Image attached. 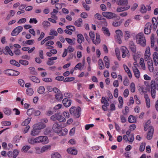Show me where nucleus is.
Wrapping results in <instances>:
<instances>
[{
	"instance_id": "obj_38",
	"label": "nucleus",
	"mask_w": 158,
	"mask_h": 158,
	"mask_svg": "<svg viewBox=\"0 0 158 158\" xmlns=\"http://www.w3.org/2000/svg\"><path fill=\"white\" fill-rule=\"evenodd\" d=\"M14 72L12 70L7 69L5 71V73L7 75L13 76L14 75Z\"/></svg>"
},
{
	"instance_id": "obj_60",
	"label": "nucleus",
	"mask_w": 158,
	"mask_h": 158,
	"mask_svg": "<svg viewBox=\"0 0 158 158\" xmlns=\"http://www.w3.org/2000/svg\"><path fill=\"white\" fill-rule=\"evenodd\" d=\"M34 110L33 108H31L28 109L27 112V114L29 115H31L33 114Z\"/></svg>"
},
{
	"instance_id": "obj_19",
	"label": "nucleus",
	"mask_w": 158,
	"mask_h": 158,
	"mask_svg": "<svg viewBox=\"0 0 158 158\" xmlns=\"http://www.w3.org/2000/svg\"><path fill=\"white\" fill-rule=\"evenodd\" d=\"M131 8L130 6H127L124 7H118L117 8L116 11L118 12H121L127 10Z\"/></svg>"
},
{
	"instance_id": "obj_57",
	"label": "nucleus",
	"mask_w": 158,
	"mask_h": 158,
	"mask_svg": "<svg viewBox=\"0 0 158 158\" xmlns=\"http://www.w3.org/2000/svg\"><path fill=\"white\" fill-rule=\"evenodd\" d=\"M41 136H39L35 138V143H41Z\"/></svg>"
},
{
	"instance_id": "obj_47",
	"label": "nucleus",
	"mask_w": 158,
	"mask_h": 158,
	"mask_svg": "<svg viewBox=\"0 0 158 158\" xmlns=\"http://www.w3.org/2000/svg\"><path fill=\"white\" fill-rule=\"evenodd\" d=\"M95 18L100 20H103L104 19L103 18L101 15L98 13L94 15Z\"/></svg>"
},
{
	"instance_id": "obj_14",
	"label": "nucleus",
	"mask_w": 158,
	"mask_h": 158,
	"mask_svg": "<svg viewBox=\"0 0 158 158\" xmlns=\"http://www.w3.org/2000/svg\"><path fill=\"white\" fill-rule=\"evenodd\" d=\"M129 46L131 51L135 53L136 51V47L135 43L133 41L130 42Z\"/></svg>"
},
{
	"instance_id": "obj_52",
	"label": "nucleus",
	"mask_w": 158,
	"mask_h": 158,
	"mask_svg": "<svg viewBox=\"0 0 158 158\" xmlns=\"http://www.w3.org/2000/svg\"><path fill=\"white\" fill-rule=\"evenodd\" d=\"M128 141L130 142H132L134 139L133 134H130V135H128Z\"/></svg>"
},
{
	"instance_id": "obj_35",
	"label": "nucleus",
	"mask_w": 158,
	"mask_h": 158,
	"mask_svg": "<svg viewBox=\"0 0 158 158\" xmlns=\"http://www.w3.org/2000/svg\"><path fill=\"white\" fill-rule=\"evenodd\" d=\"M152 22L154 28H156L158 24V22L156 19L155 17L153 18L152 19Z\"/></svg>"
},
{
	"instance_id": "obj_30",
	"label": "nucleus",
	"mask_w": 158,
	"mask_h": 158,
	"mask_svg": "<svg viewBox=\"0 0 158 158\" xmlns=\"http://www.w3.org/2000/svg\"><path fill=\"white\" fill-rule=\"evenodd\" d=\"M51 148V146L49 145H46L43 146L41 148L42 153L47 151L48 150L50 149Z\"/></svg>"
},
{
	"instance_id": "obj_13",
	"label": "nucleus",
	"mask_w": 158,
	"mask_h": 158,
	"mask_svg": "<svg viewBox=\"0 0 158 158\" xmlns=\"http://www.w3.org/2000/svg\"><path fill=\"white\" fill-rule=\"evenodd\" d=\"M151 88L156 89L158 90V79L155 81L152 80L151 82Z\"/></svg>"
},
{
	"instance_id": "obj_23",
	"label": "nucleus",
	"mask_w": 158,
	"mask_h": 158,
	"mask_svg": "<svg viewBox=\"0 0 158 158\" xmlns=\"http://www.w3.org/2000/svg\"><path fill=\"white\" fill-rule=\"evenodd\" d=\"M144 97L145 100L146 106L149 108L150 107V99L148 97V95L147 94H145L144 95Z\"/></svg>"
},
{
	"instance_id": "obj_29",
	"label": "nucleus",
	"mask_w": 158,
	"mask_h": 158,
	"mask_svg": "<svg viewBox=\"0 0 158 158\" xmlns=\"http://www.w3.org/2000/svg\"><path fill=\"white\" fill-rule=\"evenodd\" d=\"M41 143L44 144H47L49 142L48 138L47 136H41Z\"/></svg>"
},
{
	"instance_id": "obj_55",
	"label": "nucleus",
	"mask_w": 158,
	"mask_h": 158,
	"mask_svg": "<svg viewBox=\"0 0 158 158\" xmlns=\"http://www.w3.org/2000/svg\"><path fill=\"white\" fill-rule=\"evenodd\" d=\"M151 89V96L153 98H155L156 97V91L155 90V89H153V88Z\"/></svg>"
},
{
	"instance_id": "obj_6",
	"label": "nucleus",
	"mask_w": 158,
	"mask_h": 158,
	"mask_svg": "<svg viewBox=\"0 0 158 158\" xmlns=\"http://www.w3.org/2000/svg\"><path fill=\"white\" fill-rule=\"evenodd\" d=\"M151 7L150 5H147L146 6L144 4H142L140 5V12L143 14L147 12V11H150L151 10Z\"/></svg>"
},
{
	"instance_id": "obj_33",
	"label": "nucleus",
	"mask_w": 158,
	"mask_h": 158,
	"mask_svg": "<svg viewBox=\"0 0 158 158\" xmlns=\"http://www.w3.org/2000/svg\"><path fill=\"white\" fill-rule=\"evenodd\" d=\"M139 64L142 67L143 70H145L146 69V67L145 66V64L144 63V59L143 58H140L139 61Z\"/></svg>"
},
{
	"instance_id": "obj_2",
	"label": "nucleus",
	"mask_w": 158,
	"mask_h": 158,
	"mask_svg": "<svg viewBox=\"0 0 158 158\" xmlns=\"http://www.w3.org/2000/svg\"><path fill=\"white\" fill-rule=\"evenodd\" d=\"M81 110V108L80 107L72 106L70 109L69 112L71 115L75 118H77L80 115Z\"/></svg>"
},
{
	"instance_id": "obj_11",
	"label": "nucleus",
	"mask_w": 158,
	"mask_h": 158,
	"mask_svg": "<svg viewBox=\"0 0 158 158\" xmlns=\"http://www.w3.org/2000/svg\"><path fill=\"white\" fill-rule=\"evenodd\" d=\"M154 129L152 126L149 127L148 132L147 134L146 138L148 140L152 139Z\"/></svg>"
},
{
	"instance_id": "obj_4",
	"label": "nucleus",
	"mask_w": 158,
	"mask_h": 158,
	"mask_svg": "<svg viewBox=\"0 0 158 158\" xmlns=\"http://www.w3.org/2000/svg\"><path fill=\"white\" fill-rule=\"evenodd\" d=\"M51 119L53 121L57 120L60 122H65L66 119L64 118L59 114H56L51 117Z\"/></svg>"
},
{
	"instance_id": "obj_46",
	"label": "nucleus",
	"mask_w": 158,
	"mask_h": 158,
	"mask_svg": "<svg viewBox=\"0 0 158 158\" xmlns=\"http://www.w3.org/2000/svg\"><path fill=\"white\" fill-rule=\"evenodd\" d=\"M34 42V40H27L26 42L23 41L22 44H26L28 45H32Z\"/></svg>"
},
{
	"instance_id": "obj_39",
	"label": "nucleus",
	"mask_w": 158,
	"mask_h": 158,
	"mask_svg": "<svg viewBox=\"0 0 158 158\" xmlns=\"http://www.w3.org/2000/svg\"><path fill=\"white\" fill-rule=\"evenodd\" d=\"M130 90L131 92L134 93L135 91V86L134 83L132 82L130 85Z\"/></svg>"
},
{
	"instance_id": "obj_45",
	"label": "nucleus",
	"mask_w": 158,
	"mask_h": 158,
	"mask_svg": "<svg viewBox=\"0 0 158 158\" xmlns=\"http://www.w3.org/2000/svg\"><path fill=\"white\" fill-rule=\"evenodd\" d=\"M133 72L135 77L137 79L139 78L140 76L139 70L138 69L136 70L135 71H133Z\"/></svg>"
},
{
	"instance_id": "obj_36",
	"label": "nucleus",
	"mask_w": 158,
	"mask_h": 158,
	"mask_svg": "<svg viewBox=\"0 0 158 158\" xmlns=\"http://www.w3.org/2000/svg\"><path fill=\"white\" fill-rule=\"evenodd\" d=\"M115 33L117 35H116L115 36V38L117 39V37H121L123 35V33L121 30H117L115 31Z\"/></svg>"
},
{
	"instance_id": "obj_20",
	"label": "nucleus",
	"mask_w": 158,
	"mask_h": 158,
	"mask_svg": "<svg viewBox=\"0 0 158 158\" xmlns=\"http://www.w3.org/2000/svg\"><path fill=\"white\" fill-rule=\"evenodd\" d=\"M55 98L58 101H61L63 98V96L61 92L56 94L55 95Z\"/></svg>"
},
{
	"instance_id": "obj_15",
	"label": "nucleus",
	"mask_w": 158,
	"mask_h": 158,
	"mask_svg": "<svg viewBox=\"0 0 158 158\" xmlns=\"http://www.w3.org/2000/svg\"><path fill=\"white\" fill-rule=\"evenodd\" d=\"M37 127H35L34 126L33 129L31 130V135L34 136L38 135L40 132L39 130L38 129Z\"/></svg>"
},
{
	"instance_id": "obj_48",
	"label": "nucleus",
	"mask_w": 158,
	"mask_h": 158,
	"mask_svg": "<svg viewBox=\"0 0 158 158\" xmlns=\"http://www.w3.org/2000/svg\"><path fill=\"white\" fill-rule=\"evenodd\" d=\"M115 52L116 53V56L118 58V59L120 60V52L119 49L118 48H116L115 49Z\"/></svg>"
},
{
	"instance_id": "obj_16",
	"label": "nucleus",
	"mask_w": 158,
	"mask_h": 158,
	"mask_svg": "<svg viewBox=\"0 0 158 158\" xmlns=\"http://www.w3.org/2000/svg\"><path fill=\"white\" fill-rule=\"evenodd\" d=\"M62 103L65 107H68L71 104V101L70 99L65 98L62 100Z\"/></svg>"
},
{
	"instance_id": "obj_28",
	"label": "nucleus",
	"mask_w": 158,
	"mask_h": 158,
	"mask_svg": "<svg viewBox=\"0 0 158 158\" xmlns=\"http://www.w3.org/2000/svg\"><path fill=\"white\" fill-rule=\"evenodd\" d=\"M82 24V19L79 18L76 20L74 23V24L78 27H81Z\"/></svg>"
},
{
	"instance_id": "obj_58",
	"label": "nucleus",
	"mask_w": 158,
	"mask_h": 158,
	"mask_svg": "<svg viewBox=\"0 0 158 158\" xmlns=\"http://www.w3.org/2000/svg\"><path fill=\"white\" fill-rule=\"evenodd\" d=\"M138 6V4L136 3H134L131 8V10L132 11H135Z\"/></svg>"
},
{
	"instance_id": "obj_26",
	"label": "nucleus",
	"mask_w": 158,
	"mask_h": 158,
	"mask_svg": "<svg viewBox=\"0 0 158 158\" xmlns=\"http://www.w3.org/2000/svg\"><path fill=\"white\" fill-rule=\"evenodd\" d=\"M35 127H37V128L40 131V130L44 128L45 127V125L43 123H38L36 124L34 126Z\"/></svg>"
},
{
	"instance_id": "obj_31",
	"label": "nucleus",
	"mask_w": 158,
	"mask_h": 158,
	"mask_svg": "<svg viewBox=\"0 0 158 158\" xmlns=\"http://www.w3.org/2000/svg\"><path fill=\"white\" fill-rule=\"evenodd\" d=\"M118 100L119 104L118 105V106L119 108H122L123 104V98L122 97L120 96L118 97Z\"/></svg>"
},
{
	"instance_id": "obj_61",
	"label": "nucleus",
	"mask_w": 158,
	"mask_h": 158,
	"mask_svg": "<svg viewBox=\"0 0 158 158\" xmlns=\"http://www.w3.org/2000/svg\"><path fill=\"white\" fill-rule=\"evenodd\" d=\"M66 28L69 30L70 31H75V27L73 26H66Z\"/></svg>"
},
{
	"instance_id": "obj_24",
	"label": "nucleus",
	"mask_w": 158,
	"mask_h": 158,
	"mask_svg": "<svg viewBox=\"0 0 158 158\" xmlns=\"http://www.w3.org/2000/svg\"><path fill=\"white\" fill-rule=\"evenodd\" d=\"M29 78L31 81L37 83H39L40 82V80L35 76H29Z\"/></svg>"
},
{
	"instance_id": "obj_54",
	"label": "nucleus",
	"mask_w": 158,
	"mask_h": 158,
	"mask_svg": "<svg viewBox=\"0 0 158 158\" xmlns=\"http://www.w3.org/2000/svg\"><path fill=\"white\" fill-rule=\"evenodd\" d=\"M27 94L29 95H32L33 93V91L31 88H28L27 90Z\"/></svg>"
},
{
	"instance_id": "obj_59",
	"label": "nucleus",
	"mask_w": 158,
	"mask_h": 158,
	"mask_svg": "<svg viewBox=\"0 0 158 158\" xmlns=\"http://www.w3.org/2000/svg\"><path fill=\"white\" fill-rule=\"evenodd\" d=\"M29 69L30 70L31 73L32 74L36 75L37 73L35 71V69L34 68L31 67L29 68Z\"/></svg>"
},
{
	"instance_id": "obj_10",
	"label": "nucleus",
	"mask_w": 158,
	"mask_h": 158,
	"mask_svg": "<svg viewBox=\"0 0 158 158\" xmlns=\"http://www.w3.org/2000/svg\"><path fill=\"white\" fill-rule=\"evenodd\" d=\"M61 128V127L57 123H55L53 125L52 129L56 133H60Z\"/></svg>"
},
{
	"instance_id": "obj_27",
	"label": "nucleus",
	"mask_w": 158,
	"mask_h": 158,
	"mask_svg": "<svg viewBox=\"0 0 158 158\" xmlns=\"http://www.w3.org/2000/svg\"><path fill=\"white\" fill-rule=\"evenodd\" d=\"M128 121L130 123H135L136 121V118L132 115H130L128 117Z\"/></svg>"
},
{
	"instance_id": "obj_37",
	"label": "nucleus",
	"mask_w": 158,
	"mask_h": 158,
	"mask_svg": "<svg viewBox=\"0 0 158 158\" xmlns=\"http://www.w3.org/2000/svg\"><path fill=\"white\" fill-rule=\"evenodd\" d=\"M51 158H61L60 154L58 152L52 153L51 156Z\"/></svg>"
},
{
	"instance_id": "obj_21",
	"label": "nucleus",
	"mask_w": 158,
	"mask_h": 158,
	"mask_svg": "<svg viewBox=\"0 0 158 158\" xmlns=\"http://www.w3.org/2000/svg\"><path fill=\"white\" fill-rule=\"evenodd\" d=\"M102 30L104 34L106 36L109 37L110 35V33L108 29L106 27H103L102 28Z\"/></svg>"
},
{
	"instance_id": "obj_3",
	"label": "nucleus",
	"mask_w": 158,
	"mask_h": 158,
	"mask_svg": "<svg viewBox=\"0 0 158 158\" xmlns=\"http://www.w3.org/2000/svg\"><path fill=\"white\" fill-rule=\"evenodd\" d=\"M89 36L92 40L93 43L96 45L99 44L101 41L99 35L97 33L96 35V39L94 40L95 34L94 32L90 31L89 33Z\"/></svg>"
},
{
	"instance_id": "obj_44",
	"label": "nucleus",
	"mask_w": 158,
	"mask_h": 158,
	"mask_svg": "<svg viewBox=\"0 0 158 158\" xmlns=\"http://www.w3.org/2000/svg\"><path fill=\"white\" fill-rule=\"evenodd\" d=\"M42 25L44 27L47 28L50 26V23L48 21H45L42 23Z\"/></svg>"
},
{
	"instance_id": "obj_63",
	"label": "nucleus",
	"mask_w": 158,
	"mask_h": 158,
	"mask_svg": "<svg viewBox=\"0 0 158 158\" xmlns=\"http://www.w3.org/2000/svg\"><path fill=\"white\" fill-rule=\"evenodd\" d=\"M131 22V20L130 19H129L126 20L124 24V26L126 27H127L129 25V24Z\"/></svg>"
},
{
	"instance_id": "obj_18",
	"label": "nucleus",
	"mask_w": 158,
	"mask_h": 158,
	"mask_svg": "<svg viewBox=\"0 0 158 158\" xmlns=\"http://www.w3.org/2000/svg\"><path fill=\"white\" fill-rule=\"evenodd\" d=\"M153 58L154 65L155 66L157 65L158 64V53L155 52L153 54Z\"/></svg>"
},
{
	"instance_id": "obj_51",
	"label": "nucleus",
	"mask_w": 158,
	"mask_h": 158,
	"mask_svg": "<svg viewBox=\"0 0 158 158\" xmlns=\"http://www.w3.org/2000/svg\"><path fill=\"white\" fill-rule=\"evenodd\" d=\"M151 123V121L148 120L146 123L144 127V130L146 131L148 129H149V127H150V124Z\"/></svg>"
},
{
	"instance_id": "obj_43",
	"label": "nucleus",
	"mask_w": 158,
	"mask_h": 158,
	"mask_svg": "<svg viewBox=\"0 0 158 158\" xmlns=\"http://www.w3.org/2000/svg\"><path fill=\"white\" fill-rule=\"evenodd\" d=\"M31 120V118H28L25 119L22 123V126H26L28 124Z\"/></svg>"
},
{
	"instance_id": "obj_62",
	"label": "nucleus",
	"mask_w": 158,
	"mask_h": 158,
	"mask_svg": "<svg viewBox=\"0 0 158 158\" xmlns=\"http://www.w3.org/2000/svg\"><path fill=\"white\" fill-rule=\"evenodd\" d=\"M74 80V78L73 77H66L64 80V82H67L73 81Z\"/></svg>"
},
{
	"instance_id": "obj_12",
	"label": "nucleus",
	"mask_w": 158,
	"mask_h": 158,
	"mask_svg": "<svg viewBox=\"0 0 158 158\" xmlns=\"http://www.w3.org/2000/svg\"><path fill=\"white\" fill-rule=\"evenodd\" d=\"M117 4L119 6H130L128 5V0H118L116 2Z\"/></svg>"
},
{
	"instance_id": "obj_41",
	"label": "nucleus",
	"mask_w": 158,
	"mask_h": 158,
	"mask_svg": "<svg viewBox=\"0 0 158 158\" xmlns=\"http://www.w3.org/2000/svg\"><path fill=\"white\" fill-rule=\"evenodd\" d=\"M10 63L11 64L15 65L17 67H19L20 66L19 63L15 60H11L10 61Z\"/></svg>"
},
{
	"instance_id": "obj_5",
	"label": "nucleus",
	"mask_w": 158,
	"mask_h": 158,
	"mask_svg": "<svg viewBox=\"0 0 158 158\" xmlns=\"http://www.w3.org/2000/svg\"><path fill=\"white\" fill-rule=\"evenodd\" d=\"M102 15L103 16L109 19L117 17L115 13L111 12H103Z\"/></svg>"
},
{
	"instance_id": "obj_17",
	"label": "nucleus",
	"mask_w": 158,
	"mask_h": 158,
	"mask_svg": "<svg viewBox=\"0 0 158 158\" xmlns=\"http://www.w3.org/2000/svg\"><path fill=\"white\" fill-rule=\"evenodd\" d=\"M67 151L68 153L72 155H76L77 153V150L73 148H71L67 149Z\"/></svg>"
},
{
	"instance_id": "obj_7",
	"label": "nucleus",
	"mask_w": 158,
	"mask_h": 158,
	"mask_svg": "<svg viewBox=\"0 0 158 158\" xmlns=\"http://www.w3.org/2000/svg\"><path fill=\"white\" fill-rule=\"evenodd\" d=\"M23 29V27L22 26H19L16 27L12 31L11 35L13 36L18 35L22 31Z\"/></svg>"
},
{
	"instance_id": "obj_49",
	"label": "nucleus",
	"mask_w": 158,
	"mask_h": 158,
	"mask_svg": "<svg viewBox=\"0 0 158 158\" xmlns=\"http://www.w3.org/2000/svg\"><path fill=\"white\" fill-rule=\"evenodd\" d=\"M30 147L29 146H24L22 148V150L23 152H27V151L30 149Z\"/></svg>"
},
{
	"instance_id": "obj_64",
	"label": "nucleus",
	"mask_w": 158,
	"mask_h": 158,
	"mask_svg": "<svg viewBox=\"0 0 158 158\" xmlns=\"http://www.w3.org/2000/svg\"><path fill=\"white\" fill-rule=\"evenodd\" d=\"M68 132V130L67 129L65 128L63 129H61V130L60 131V135H64L67 134Z\"/></svg>"
},
{
	"instance_id": "obj_25",
	"label": "nucleus",
	"mask_w": 158,
	"mask_h": 158,
	"mask_svg": "<svg viewBox=\"0 0 158 158\" xmlns=\"http://www.w3.org/2000/svg\"><path fill=\"white\" fill-rule=\"evenodd\" d=\"M84 40V38L83 35L81 34H79L77 35V41L79 44H81Z\"/></svg>"
},
{
	"instance_id": "obj_34",
	"label": "nucleus",
	"mask_w": 158,
	"mask_h": 158,
	"mask_svg": "<svg viewBox=\"0 0 158 158\" xmlns=\"http://www.w3.org/2000/svg\"><path fill=\"white\" fill-rule=\"evenodd\" d=\"M45 90L44 87L43 86H40L38 89V92L40 94H43Z\"/></svg>"
},
{
	"instance_id": "obj_40",
	"label": "nucleus",
	"mask_w": 158,
	"mask_h": 158,
	"mask_svg": "<svg viewBox=\"0 0 158 158\" xmlns=\"http://www.w3.org/2000/svg\"><path fill=\"white\" fill-rule=\"evenodd\" d=\"M3 111L4 113L7 115H9L11 114V110L7 108L4 109Z\"/></svg>"
},
{
	"instance_id": "obj_1",
	"label": "nucleus",
	"mask_w": 158,
	"mask_h": 158,
	"mask_svg": "<svg viewBox=\"0 0 158 158\" xmlns=\"http://www.w3.org/2000/svg\"><path fill=\"white\" fill-rule=\"evenodd\" d=\"M136 42L142 47H144L146 44V40L143 33H139L136 36Z\"/></svg>"
},
{
	"instance_id": "obj_56",
	"label": "nucleus",
	"mask_w": 158,
	"mask_h": 158,
	"mask_svg": "<svg viewBox=\"0 0 158 158\" xmlns=\"http://www.w3.org/2000/svg\"><path fill=\"white\" fill-rule=\"evenodd\" d=\"M42 80L46 82H50L52 81V79L50 78L45 77L42 79Z\"/></svg>"
},
{
	"instance_id": "obj_53",
	"label": "nucleus",
	"mask_w": 158,
	"mask_h": 158,
	"mask_svg": "<svg viewBox=\"0 0 158 158\" xmlns=\"http://www.w3.org/2000/svg\"><path fill=\"white\" fill-rule=\"evenodd\" d=\"M82 64L81 63H79L76 65L74 69H78L80 70H81L82 68Z\"/></svg>"
},
{
	"instance_id": "obj_22",
	"label": "nucleus",
	"mask_w": 158,
	"mask_h": 158,
	"mask_svg": "<svg viewBox=\"0 0 158 158\" xmlns=\"http://www.w3.org/2000/svg\"><path fill=\"white\" fill-rule=\"evenodd\" d=\"M147 63L149 71L151 72H153L154 70V68L152 60H148V61Z\"/></svg>"
},
{
	"instance_id": "obj_8",
	"label": "nucleus",
	"mask_w": 158,
	"mask_h": 158,
	"mask_svg": "<svg viewBox=\"0 0 158 158\" xmlns=\"http://www.w3.org/2000/svg\"><path fill=\"white\" fill-rule=\"evenodd\" d=\"M121 51L122 53V56L123 58L129 55V51L127 48L125 47H122L121 48Z\"/></svg>"
},
{
	"instance_id": "obj_50",
	"label": "nucleus",
	"mask_w": 158,
	"mask_h": 158,
	"mask_svg": "<svg viewBox=\"0 0 158 158\" xmlns=\"http://www.w3.org/2000/svg\"><path fill=\"white\" fill-rule=\"evenodd\" d=\"M19 63L23 65H27L28 64V62L26 60H19Z\"/></svg>"
},
{
	"instance_id": "obj_32",
	"label": "nucleus",
	"mask_w": 158,
	"mask_h": 158,
	"mask_svg": "<svg viewBox=\"0 0 158 158\" xmlns=\"http://www.w3.org/2000/svg\"><path fill=\"white\" fill-rule=\"evenodd\" d=\"M98 64L99 65V69H103L105 68L104 65L102 60L99 59L98 61Z\"/></svg>"
},
{
	"instance_id": "obj_9",
	"label": "nucleus",
	"mask_w": 158,
	"mask_h": 158,
	"mask_svg": "<svg viewBox=\"0 0 158 158\" xmlns=\"http://www.w3.org/2000/svg\"><path fill=\"white\" fill-rule=\"evenodd\" d=\"M152 29V24L151 23H147L145 26L144 32L146 34H149Z\"/></svg>"
},
{
	"instance_id": "obj_42",
	"label": "nucleus",
	"mask_w": 158,
	"mask_h": 158,
	"mask_svg": "<svg viewBox=\"0 0 158 158\" xmlns=\"http://www.w3.org/2000/svg\"><path fill=\"white\" fill-rule=\"evenodd\" d=\"M125 38L126 40H128L130 37V32L128 31H126L124 33Z\"/></svg>"
}]
</instances>
